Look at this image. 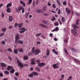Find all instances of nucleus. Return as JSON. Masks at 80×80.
Segmentation results:
<instances>
[{
  "label": "nucleus",
  "instance_id": "f257e3e1",
  "mask_svg": "<svg viewBox=\"0 0 80 80\" xmlns=\"http://www.w3.org/2000/svg\"><path fill=\"white\" fill-rule=\"evenodd\" d=\"M72 27L74 29V30L72 29L71 32L72 33H74V35H75L77 32V30L75 28H79V27L78 26H77V25L74 24L72 25Z\"/></svg>",
  "mask_w": 80,
  "mask_h": 80
},
{
  "label": "nucleus",
  "instance_id": "f03ea898",
  "mask_svg": "<svg viewBox=\"0 0 80 80\" xmlns=\"http://www.w3.org/2000/svg\"><path fill=\"white\" fill-rule=\"evenodd\" d=\"M17 62L18 63V65L21 68H23L24 66L23 64L22 63L21 61H19V60L17 59Z\"/></svg>",
  "mask_w": 80,
  "mask_h": 80
},
{
  "label": "nucleus",
  "instance_id": "7ed1b4c3",
  "mask_svg": "<svg viewBox=\"0 0 80 80\" xmlns=\"http://www.w3.org/2000/svg\"><path fill=\"white\" fill-rule=\"evenodd\" d=\"M19 30V33H24L27 30V29L25 27H23L20 29Z\"/></svg>",
  "mask_w": 80,
  "mask_h": 80
},
{
  "label": "nucleus",
  "instance_id": "20e7f679",
  "mask_svg": "<svg viewBox=\"0 0 80 80\" xmlns=\"http://www.w3.org/2000/svg\"><path fill=\"white\" fill-rule=\"evenodd\" d=\"M0 65L1 66L2 69V70H4V69L6 68V67H7V65L4 63L3 62H1L0 63Z\"/></svg>",
  "mask_w": 80,
  "mask_h": 80
},
{
  "label": "nucleus",
  "instance_id": "39448f33",
  "mask_svg": "<svg viewBox=\"0 0 80 80\" xmlns=\"http://www.w3.org/2000/svg\"><path fill=\"white\" fill-rule=\"evenodd\" d=\"M15 43L17 44L20 43L21 45H23V41L20 40H19L18 41L15 40Z\"/></svg>",
  "mask_w": 80,
  "mask_h": 80
},
{
  "label": "nucleus",
  "instance_id": "423d86ee",
  "mask_svg": "<svg viewBox=\"0 0 80 80\" xmlns=\"http://www.w3.org/2000/svg\"><path fill=\"white\" fill-rule=\"evenodd\" d=\"M40 52V50H32V53L35 54V55H38L39 53Z\"/></svg>",
  "mask_w": 80,
  "mask_h": 80
},
{
  "label": "nucleus",
  "instance_id": "0eeeda50",
  "mask_svg": "<svg viewBox=\"0 0 80 80\" xmlns=\"http://www.w3.org/2000/svg\"><path fill=\"white\" fill-rule=\"evenodd\" d=\"M23 8V7L22 6H19L18 7V9H17V8H15V9L16 10V11H17V12H19L20 10H22Z\"/></svg>",
  "mask_w": 80,
  "mask_h": 80
},
{
  "label": "nucleus",
  "instance_id": "6e6552de",
  "mask_svg": "<svg viewBox=\"0 0 80 80\" xmlns=\"http://www.w3.org/2000/svg\"><path fill=\"white\" fill-rule=\"evenodd\" d=\"M46 64L45 63H44L43 62L39 63L38 65V67H43L44 65H45Z\"/></svg>",
  "mask_w": 80,
  "mask_h": 80
},
{
  "label": "nucleus",
  "instance_id": "1a4fd4ad",
  "mask_svg": "<svg viewBox=\"0 0 80 80\" xmlns=\"http://www.w3.org/2000/svg\"><path fill=\"white\" fill-rule=\"evenodd\" d=\"M15 39V40H17V41H18V40L20 39V36L19 35V34H17L16 35Z\"/></svg>",
  "mask_w": 80,
  "mask_h": 80
},
{
  "label": "nucleus",
  "instance_id": "9d476101",
  "mask_svg": "<svg viewBox=\"0 0 80 80\" xmlns=\"http://www.w3.org/2000/svg\"><path fill=\"white\" fill-rule=\"evenodd\" d=\"M35 58L32 59L31 60V65H35Z\"/></svg>",
  "mask_w": 80,
  "mask_h": 80
},
{
  "label": "nucleus",
  "instance_id": "9b49d317",
  "mask_svg": "<svg viewBox=\"0 0 80 80\" xmlns=\"http://www.w3.org/2000/svg\"><path fill=\"white\" fill-rule=\"evenodd\" d=\"M58 63H57V64H53L52 65L53 68L55 69H57V68H58V66L57 65H58Z\"/></svg>",
  "mask_w": 80,
  "mask_h": 80
},
{
  "label": "nucleus",
  "instance_id": "f8f14e48",
  "mask_svg": "<svg viewBox=\"0 0 80 80\" xmlns=\"http://www.w3.org/2000/svg\"><path fill=\"white\" fill-rule=\"evenodd\" d=\"M42 22L44 24H46V25H49V22L47 21H42Z\"/></svg>",
  "mask_w": 80,
  "mask_h": 80
},
{
  "label": "nucleus",
  "instance_id": "ddd939ff",
  "mask_svg": "<svg viewBox=\"0 0 80 80\" xmlns=\"http://www.w3.org/2000/svg\"><path fill=\"white\" fill-rule=\"evenodd\" d=\"M13 17L12 16H9V17L8 20L10 22H12L13 21Z\"/></svg>",
  "mask_w": 80,
  "mask_h": 80
},
{
  "label": "nucleus",
  "instance_id": "4468645a",
  "mask_svg": "<svg viewBox=\"0 0 80 80\" xmlns=\"http://www.w3.org/2000/svg\"><path fill=\"white\" fill-rule=\"evenodd\" d=\"M58 30V27H56L55 29H54L53 30H51V32H57Z\"/></svg>",
  "mask_w": 80,
  "mask_h": 80
},
{
  "label": "nucleus",
  "instance_id": "2eb2a0df",
  "mask_svg": "<svg viewBox=\"0 0 80 80\" xmlns=\"http://www.w3.org/2000/svg\"><path fill=\"white\" fill-rule=\"evenodd\" d=\"M74 62L75 63H77L79 65L80 64V61L78 60L77 59H75L74 60Z\"/></svg>",
  "mask_w": 80,
  "mask_h": 80
},
{
  "label": "nucleus",
  "instance_id": "dca6fc26",
  "mask_svg": "<svg viewBox=\"0 0 80 80\" xmlns=\"http://www.w3.org/2000/svg\"><path fill=\"white\" fill-rule=\"evenodd\" d=\"M37 13H43V11L41 9H37L36 10Z\"/></svg>",
  "mask_w": 80,
  "mask_h": 80
},
{
  "label": "nucleus",
  "instance_id": "f3484780",
  "mask_svg": "<svg viewBox=\"0 0 80 80\" xmlns=\"http://www.w3.org/2000/svg\"><path fill=\"white\" fill-rule=\"evenodd\" d=\"M33 76H37L38 75V73L36 72H32Z\"/></svg>",
  "mask_w": 80,
  "mask_h": 80
},
{
  "label": "nucleus",
  "instance_id": "a211bd4d",
  "mask_svg": "<svg viewBox=\"0 0 80 80\" xmlns=\"http://www.w3.org/2000/svg\"><path fill=\"white\" fill-rule=\"evenodd\" d=\"M20 2L21 4L23 5V6H24V7L25 6V2H24L22 0H20Z\"/></svg>",
  "mask_w": 80,
  "mask_h": 80
},
{
  "label": "nucleus",
  "instance_id": "6ab92c4d",
  "mask_svg": "<svg viewBox=\"0 0 80 80\" xmlns=\"http://www.w3.org/2000/svg\"><path fill=\"white\" fill-rule=\"evenodd\" d=\"M65 10L66 12H67V13H70V12H71V11L68 8H66Z\"/></svg>",
  "mask_w": 80,
  "mask_h": 80
},
{
  "label": "nucleus",
  "instance_id": "aec40b11",
  "mask_svg": "<svg viewBox=\"0 0 80 80\" xmlns=\"http://www.w3.org/2000/svg\"><path fill=\"white\" fill-rule=\"evenodd\" d=\"M12 68H13L12 67L8 66L7 67V70H11V69H12Z\"/></svg>",
  "mask_w": 80,
  "mask_h": 80
},
{
  "label": "nucleus",
  "instance_id": "412c9836",
  "mask_svg": "<svg viewBox=\"0 0 80 80\" xmlns=\"http://www.w3.org/2000/svg\"><path fill=\"white\" fill-rule=\"evenodd\" d=\"M47 6H44L42 8V10H43V11H46V10H47Z\"/></svg>",
  "mask_w": 80,
  "mask_h": 80
},
{
  "label": "nucleus",
  "instance_id": "4be33fe9",
  "mask_svg": "<svg viewBox=\"0 0 80 80\" xmlns=\"http://www.w3.org/2000/svg\"><path fill=\"white\" fill-rule=\"evenodd\" d=\"M7 12L8 13L11 12V9L10 8H8L7 9Z\"/></svg>",
  "mask_w": 80,
  "mask_h": 80
},
{
  "label": "nucleus",
  "instance_id": "5701e85b",
  "mask_svg": "<svg viewBox=\"0 0 80 80\" xmlns=\"http://www.w3.org/2000/svg\"><path fill=\"white\" fill-rule=\"evenodd\" d=\"M12 5V3H8L7 5V7L8 8V7H11Z\"/></svg>",
  "mask_w": 80,
  "mask_h": 80
},
{
  "label": "nucleus",
  "instance_id": "b1692460",
  "mask_svg": "<svg viewBox=\"0 0 80 80\" xmlns=\"http://www.w3.org/2000/svg\"><path fill=\"white\" fill-rule=\"evenodd\" d=\"M64 42L65 43H67V42H68V39L67 38H65L64 40Z\"/></svg>",
  "mask_w": 80,
  "mask_h": 80
},
{
  "label": "nucleus",
  "instance_id": "393cba45",
  "mask_svg": "<svg viewBox=\"0 0 80 80\" xmlns=\"http://www.w3.org/2000/svg\"><path fill=\"white\" fill-rule=\"evenodd\" d=\"M33 74L32 72V73H31L30 74H29L28 75V77H31V78H33Z\"/></svg>",
  "mask_w": 80,
  "mask_h": 80
},
{
  "label": "nucleus",
  "instance_id": "a878e982",
  "mask_svg": "<svg viewBox=\"0 0 80 80\" xmlns=\"http://www.w3.org/2000/svg\"><path fill=\"white\" fill-rule=\"evenodd\" d=\"M52 52L53 53H55V54H56V55H58V52L56 50H52Z\"/></svg>",
  "mask_w": 80,
  "mask_h": 80
},
{
  "label": "nucleus",
  "instance_id": "bb28decb",
  "mask_svg": "<svg viewBox=\"0 0 80 80\" xmlns=\"http://www.w3.org/2000/svg\"><path fill=\"white\" fill-rule=\"evenodd\" d=\"M49 55H50V51L47 50V52L46 53V55L47 57H48V56H49Z\"/></svg>",
  "mask_w": 80,
  "mask_h": 80
},
{
  "label": "nucleus",
  "instance_id": "cd10ccee",
  "mask_svg": "<svg viewBox=\"0 0 80 80\" xmlns=\"http://www.w3.org/2000/svg\"><path fill=\"white\" fill-rule=\"evenodd\" d=\"M4 73L5 74H6V75H9V72L7 71H5L4 72Z\"/></svg>",
  "mask_w": 80,
  "mask_h": 80
},
{
  "label": "nucleus",
  "instance_id": "c85d7f7f",
  "mask_svg": "<svg viewBox=\"0 0 80 80\" xmlns=\"http://www.w3.org/2000/svg\"><path fill=\"white\" fill-rule=\"evenodd\" d=\"M10 72L11 73H13L14 72H15V70L13 68L12 69V70H11Z\"/></svg>",
  "mask_w": 80,
  "mask_h": 80
},
{
  "label": "nucleus",
  "instance_id": "c756f323",
  "mask_svg": "<svg viewBox=\"0 0 80 80\" xmlns=\"http://www.w3.org/2000/svg\"><path fill=\"white\" fill-rule=\"evenodd\" d=\"M28 57L26 56H25L24 57V59L25 60H28Z\"/></svg>",
  "mask_w": 80,
  "mask_h": 80
},
{
  "label": "nucleus",
  "instance_id": "7c9ffc66",
  "mask_svg": "<svg viewBox=\"0 0 80 80\" xmlns=\"http://www.w3.org/2000/svg\"><path fill=\"white\" fill-rule=\"evenodd\" d=\"M22 26H23V23H21L19 24L18 27L19 28H21Z\"/></svg>",
  "mask_w": 80,
  "mask_h": 80
},
{
  "label": "nucleus",
  "instance_id": "2f4dec72",
  "mask_svg": "<svg viewBox=\"0 0 80 80\" xmlns=\"http://www.w3.org/2000/svg\"><path fill=\"white\" fill-rule=\"evenodd\" d=\"M32 0H28V5H30V4H32Z\"/></svg>",
  "mask_w": 80,
  "mask_h": 80
},
{
  "label": "nucleus",
  "instance_id": "473e14b6",
  "mask_svg": "<svg viewBox=\"0 0 80 80\" xmlns=\"http://www.w3.org/2000/svg\"><path fill=\"white\" fill-rule=\"evenodd\" d=\"M29 15V13L28 12L26 13V14L25 15V18H28V15Z\"/></svg>",
  "mask_w": 80,
  "mask_h": 80
},
{
  "label": "nucleus",
  "instance_id": "72a5a7b5",
  "mask_svg": "<svg viewBox=\"0 0 80 80\" xmlns=\"http://www.w3.org/2000/svg\"><path fill=\"white\" fill-rule=\"evenodd\" d=\"M2 32H6V30H7V28H3L2 30Z\"/></svg>",
  "mask_w": 80,
  "mask_h": 80
},
{
  "label": "nucleus",
  "instance_id": "f704fd0d",
  "mask_svg": "<svg viewBox=\"0 0 80 80\" xmlns=\"http://www.w3.org/2000/svg\"><path fill=\"white\" fill-rule=\"evenodd\" d=\"M57 3H58V4L59 5V6H60L61 5V4H60V1H59V0H57Z\"/></svg>",
  "mask_w": 80,
  "mask_h": 80
},
{
  "label": "nucleus",
  "instance_id": "c9c22d12",
  "mask_svg": "<svg viewBox=\"0 0 80 80\" xmlns=\"http://www.w3.org/2000/svg\"><path fill=\"white\" fill-rule=\"evenodd\" d=\"M69 50H75V48H69Z\"/></svg>",
  "mask_w": 80,
  "mask_h": 80
},
{
  "label": "nucleus",
  "instance_id": "e433bc0d",
  "mask_svg": "<svg viewBox=\"0 0 80 80\" xmlns=\"http://www.w3.org/2000/svg\"><path fill=\"white\" fill-rule=\"evenodd\" d=\"M66 20V19H65V18L63 17H62V22H65Z\"/></svg>",
  "mask_w": 80,
  "mask_h": 80
},
{
  "label": "nucleus",
  "instance_id": "4c0bfd02",
  "mask_svg": "<svg viewBox=\"0 0 80 80\" xmlns=\"http://www.w3.org/2000/svg\"><path fill=\"white\" fill-rule=\"evenodd\" d=\"M44 26V24H43L41 23L39 25V26L40 27H43Z\"/></svg>",
  "mask_w": 80,
  "mask_h": 80
},
{
  "label": "nucleus",
  "instance_id": "58836bf2",
  "mask_svg": "<svg viewBox=\"0 0 80 80\" xmlns=\"http://www.w3.org/2000/svg\"><path fill=\"white\" fill-rule=\"evenodd\" d=\"M42 35V33H39L38 34H36V37H38V36H40V35Z\"/></svg>",
  "mask_w": 80,
  "mask_h": 80
},
{
  "label": "nucleus",
  "instance_id": "ea45409f",
  "mask_svg": "<svg viewBox=\"0 0 80 80\" xmlns=\"http://www.w3.org/2000/svg\"><path fill=\"white\" fill-rule=\"evenodd\" d=\"M36 70H38V72H40V69L39 68H38V67H37L36 68Z\"/></svg>",
  "mask_w": 80,
  "mask_h": 80
},
{
  "label": "nucleus",
  "instance_id": "a19ab883",
  "mask_svg": "<svg viewBox=\"0 0 80 80\" xmlns=\"http://www.w3.org/2000/svg\"><path fill=\"white\" fill-rule=\"evenodd\" d=\"M18 25V23H16L14 24V27L15 28H16L17 26Z\"/></svg>",
  "mask_w": 80,
  "mask_h": 80
},
{
  "label": "nucleus",
  "instance_id": "79ce46f5",
  "mask_svg": "<svg viewBox=\"0 0 80 80\" xmlns=\"http://www.w3.org/2000/svg\"><path fill=\"white\" fill-rule=\"evenodd\" d=\"M3 77V74L2 72H0V77Z\"/></svg>",
  "mask_w": 80,
  "mask_h": 80
},
{
  "label": "nucleus",
  "instance_id": "37998d69",
  "mask_svg": "<svg viewBox=\"0 0 80 80\" xmlns=\"http://www.w3.org/2000/svg\"><path fill=\"white\" fill-rule=\"evenodd\" d=\"M4 32H2L1 33L0 35V37H2V36H3L4 35Z\"/></svg>",
  "mask_w": 80,
  "mask_h": 80
},
{
  "label": "nucleus",
  "instance_id": "c03bdc74",
  "mask_svg": "<svg viewBox=\"0 0 80 80\" xmlns=\"http://www.w3.org/2000/svg\"><path fill=\"white\" fill-rule=\"evenodd\" d=\"M15 75L16 76H18L19 75V73L18 72H16L15 73Z\"/></svg>",
  "mask_w": 80,
  "mask_h": 80
},
{
  "label": "nucleus",
  "instance_id": "a18cd8bd",
  "mask_svg": "<svg viewBox=\"0 0 80 80\" xmlns=\"http://www.w3.org/2000/svg\"><path fill=\"white\" fill-rule=\"evenodd\" d=\"M52 7L53 8H56V6L55 4H52Z\"/></svg>",
  "mask_w": 80,
  "mask_h": 80
},
{
  "label": "nucleus",
  "instance_id": "49530a36",
  "mask_svg": "<svg viewBox=\"0 0 80 80\" xmlns=\"http://www.w3.org/2000/svg\"><path fill=\"white\" fill-rule=\"evenodd\" d=\"M43 28H47V29L48 28V27H47V26H46L45 25H44V26Z\"/></svg>",
  "mask_w": 80,
  "mask_h": 80
},
{
  "label": "nucleus",
  "instance_id": "de8ad7c7",
  "mask_svg": "<svg viewBox=\"0 0 80 80\" xmlns=\"http://www.w3.org/2000/svg\"><path fill=\"white\" fill-rule=\"evenodd\" d=\"M36 62L37 63H40V60L37 59L36 60Z\"/></svg>",
  "mask_w": 80,
  "mask_h": 80
},
{
  "label": "nucleus",
  "instance_id": "09e8293b",
  "mask_svg": "<svg viewBox=\"0 0 80 80\" xmlns=\"http://www.w3.org/2000/svg\"><path fill=\"white\" fill-rule=\"evenodd\" d=\"M78 22H79V19H78L77 20L76 22V25H78V24L79 23H78Z\"/></svg>",
  "mask_w": 80,
  "mask_h": 80
},
{
  "label": "nucleus",
  "instance_id": "8fccbe9b",
  "mask_svg": "<svg viewBox=\"0 0 80 80\" xmlns=\"http://www.w3.org/2000/svg\"><path fill=\"white\" fill-rule=\"evenodd\" d=\"M63 5H66L67 4V2L66 1H64L63 3Z\"/></svg>",
  "mask_w": 80,
  "mask_h": 80
},
{
  "label": "nucleus",
  "instance_id": "3c124183",
  "mask_svg": "<svg viewBox=\"0 0 80 80\" xmlns=\"http://www.w3.org/2000/svg\"><path fill=\"white\" fill-rule=\"evenodd\" d=\"M58 15H60V13H61V12H60V9H58Z\"/></svg>",
  "mask_w": 80,
  "mask_h": 80
},
{
  "label": "nucleus",
  "instance_id": "603ef678",
  "mask_svg": "<svg viewBox=\"0 0 80 80\" xmlns=\"http://www.w3.org/2000/svg\"><path fill=\"white\" fill-rule=\"evenodd\" d=\"M54 25L55 26H58V22L55 23Z\"/></svg>",
  "mask_w": 80,
  "mask_h": 80
},
{
  "label": "nucleus",
  "instance_id": "864d4df0",
  "mask_svg": "<svg viewBox=\"0 0 80 80\" xmlns=\"http://www.w3.org/2000/svg\"><path fill=\"white\" fill-rule=\"evenodd\" d=\"M14 53H15V54H17L18 53V51L17 50H14Z\"/></svg>",
  "mask_w": 80,
  "mask_h": 80
},
{
  "label": "nucleus",
  "instance_id": "5fc2aeb1",
  "mask_svg": "<svg viewBox=\"0 0 80 80\" xmlns=\"http://www.w3.org/2000/svg\"><path fill=\"white\" fill-rule=\"evenodd\" d=\"M24 12H25V9L24 8H23V9H22V13H23Z\"/></svg>",
  "mask_w": 80,
  "mask_h": 80
},
{
  "label": "nucleus",
  "instance_id": "6e6d98bb",
  "mask_svg": "<svg viewBox=\"0 0 80 80\" xmlns=\"http://www.w3.org/2000/svg\"><path fill=\"white\" fill-rule=\"evenodd\" d=\"M55 20V17H53L52 19H51L52 21H54Z\"/></svg>",
  "mask_w": 80,
  "mask_h": 80
},
{
  "label": "nucleus",
  "instance_id": "4d7b16f0",
  "mask_svg": "<svg viewBox=\"0 0 80 80\" xmlns=\"http://www.w3.org/2000/svg\"><path fill=\"white\" fill-rule=\"evenodd\" d=\"M2 45H5V42L4 41H2Z\"/></svg>",
  "mask_w": 80,
  "mask_h": 80
},
{
  "label": "nucleus",
  "instance_id": "13d9d810",
  "mask_svg": "<svg viewBox=\"0 0 80 80\" xmlns=\"http://www.w3.org/2000/svg\"><path fill=\"white\" fill-rule=\"evenodd\" d=\"M54 40L55 41H58V39L57 38H54Z\"/></svg>",
  "mask_w": 80,
  "mask_h": 80
},
{
  "label": "nucleus",
  "instance_id": "bf43d9fd",
  "mask_svg": "<svg viewBox=\"0 0 80 80\" xmlns=\"http://www.w3.org/2000/svg\"><path fill=\"white\" fill-rule=\"evenodd\" d=\"M2 18H3V17H4V14H3V12H2Z\"/></svg>",
  "mask_w": 80,
  "mask_h": 80
},
{
  "label": "nucleus",
  "instance_id": "052dcab7",
  "mask_svg": "<svg viewBox=\"0 0 80 80\" xmlns=\"http://www.w3.org/2000/svg\"><path fill=\"white\" fill-rule=\"evenodd\" d=\"M8 58L9 59V60H11V61H12V58H11V57H8Z\"/></svg>",
  "mask_w": 80,
  "mask_h": 80
},
{
  "label": "nucleus",
  "instance_id": "680f3d73",
  "mask_svg": "<svg viewBox=\"0 0 80 80\" xmlns=\"http://www.w3.org/2000/svg\"><path fill=\"white\" fill-rule=\"evenodd\" d=\"M41 37H42V38H46V37H45V36H44L43 35H42L41 36Z\"/></svg>",
  "mask_w": 80,
  "mask_h": 80
},
{
  "label": "nucleus",
  "instance_id": "e2e57ef3",
  "mask_svg": "<svg viewBox=\"0 0 80 80\" xmlns=\"http://www.w3.org/2000/svg\"><path fill=\"white\" fill-rule=\"evenodd\" d=\"M37 44L40 45V43H41V42L39 41H38L37 42Z\"/></svg>",
  "mask_w": 80,
  "mask_h": 80
},
{
  "label": "nucleus",
  "instance_id": "0e129e2a",
  "mask_svg": "<svg viewBox=\"0 0 80 80\" xmlns=\"http://www.w3.org/2000/svg\"><path fill=\"white\" fill-rule=\"evenodd\" d=\"M48 6H51V3L49 2H48Z\"/></svg>",
  "mask_w": 80,
  "mask_h": 80
},
{
  "label": "nucleus",
  "instance_id": "69168bd1",
  "mask_svg": "<svg viewBox=\"0 0 80 80\" xmlns=\"http://www.w3.org/2000/svg\"><path fill=\"white\" fill-rule=\"evenodd\" d=\"M72 76H70L69 77V78L68 79H69V80H70V79H72Z\"/></svg>",
  "mask_w": 80,
  "mask_h": 80
},
{
  "label": "nucleus",
  "instance_id": "338daca9",
  "mask_svg": "<svg viewBox=\"0 0 80 80\" xmlns=\"http://www.w3.org/2000/svg\"><path fill=\"white\" fill-rule=\"evenodd\" d=\"M32 54V52H30L29 53L28 55L30 56Z\"/></svg>",
  "mask_w": 80,
  "mask_h": 80
},
{
  "label": "nucleus",
  "instance_id": "774afa93",
  "mask_svg": "<svg viewBox=\"0 0 80 80\" xmlns=\"http://www.w3.org/2000/svg\"><path fill=\"white\" fill-rule=\"evenodd\" d=\"M53 36V33H51L49 34V36L51 37H52Z\"/></svg>",
  "mask_w": 80,
  "mask_h": 80
}]
</instances>
